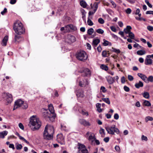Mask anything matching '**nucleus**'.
Listing matches in <instances>:
<instances>
[{
	"label": "nucleus",
	"instance_id": "obj_1",
	"mask_svg": "<svg viewBox=\"0 0 153 153\" xmlns=\"http://www.w3.org/2000/svg\"><path fill=\"white\" fill-rule=\"evenodd\" d=\"M42 111L43 116L47 120L52 122L54 121L56 115L52 104L48 105V110L43 109Z\"/></svg>",
	"mask_w": 153,
	"mask_h": 153
},
{
	"label": "nucleus",
	"instance_id": "obj_2",
	"mask_svg": "<svg viewBox=\"0 0 153 153\" xmlns=\"http://www.w3.org/2000/svg\"><path fill=\"white\" fill-rule=\"evenodd\" d=\"M13 29L15 33L18 35H21L25 32V29L23 25L19 21H16L14 23Z\"/></svg>",
	"mask_w": 153,
	"mask_h": 153
},
{
	"label": "nucleus",
	"instance_id": "obj_3",
	"mask_svg": "<svg viewBox=\"0 0 153 153\" xmlns=\"http://www.w3.org/2000/svg\"><path fill=\"white\" fill-rule=\"evenodd\" d=\"M30 124L34 126L33 129V131L38 130L41 126V123L39 119L34 116L31 117Z\"/></svg>",
	"mask_w": 153,
	"mask_h": 153
},
{
	"label": "nucleus",
	"instance_id": "obj_4",
	"mask_svg": "<svg viewBox=\"0 0 153 153\" xmlns=\"http://www.w3.org/2000/svg\"><path fill=\"white\" fill-rule=\"evenodd\" d=\"M76 56L77 59L82 61H84L88 58L86 53L83 51H81L77 52L76 54Z\"/></svg>",
	"mask_w": 153,
	"mask_h": 153
},
{
	"label": "nucleus",
	"instance_id": "obj_5",
	"mask_svg": "<svg viewBox=\"0 0 153 153\" xmlns=\"http://www.w3.org/2000/svg\"><path fill=\"white\" fill-rule=\"evenodd\" d=\"M105 128L108 133L109 134L114 135V132L118 134L120 133L119 130L115 127V126L114 125H113L111 126H107L105 127Z\"/></svg>",
	"mask_w": 153,
	"mask_h": 153
},
{
	"label": "nucleus",
	"instance_id": "obj_6",
	"mask_svg": "<svg viewBox=\"0 0 153 153\" xmlns=\"http://www.w3.org/2000/svg\"><path fill=\"white\" fill-rule=\"evenodd\" d=\"M86 137L88 140L92 144L96 139V137L94 134L91 132L88 131L86 134Z\"/></svg>",
	"mask_w": 153,
	"mask_h": 153
},
{
	"label": "nucleus",
	"instance_id": "obj_7",
	"mask_svg": "<svg viewBox=\"0 0 153 153\" xmlns=\"http://www.w3.org/2000/svg\"><path fill=\"white\" fill-rule=\"evenodd\" d=\"M78 152L79 153H88V151L84 145L78 143Z\"/></svg>",
	"mask_w": 153,
	"mask_h": 153
},
{
	"label": "nucleus",
	"instance_id": "obj_8",
	"mask_svg": "<svg viewBox=\"0 0 153 153\" xmlns=\"http://www.w3.org/2000/svg\"><path fill=\"white\" fill-rule=\"evenodd\" d=\"M4 97L8 103H10L12 101V96L8 93H4L3 95Z\"/></svg>",
	"mask_w": 153,
	"mask_h": 153
},
{
	"label": "nucleus",
	"instance_id": "obj_9",
	"mask_svg": "<svg viewBox=\"0 0 153 153\" xmlns=\"http://www.w3.org/2000/svg\"><path fill=\"white\" fill-rule=\"evenodd\" d=\"M81 73H83V76H88L91 75V72L89 69L87 68H82L80 70Z\"/></svg>",
	"mask_w": 153,
	"mask_h": 153
},
{
	"label": "nucleus",
	"instance_id": "obj_10",
	"mask_svg": "<svg viewBox=\"0 0 153 153\" xmlns=\"http://www.w3.org/2000/svg\"><path fill=\"white\" fill-rule=\"evenodd\" d=\"M44 130H46V131L49 134L53 136L54 133V129L53 126L47 125L45 126Z\"/></svg>",
	"mask_w": 153,
	"mask_h": 153
},
{
	"label": "nucleus",
	"instance_id": "obj_11",
	"mask_svg": "<svg viewBox=\"0 0 153 153\" xmlns=\"http://www.w3.org/2000/svg\"><path fill=\"white\" fill-rule=\"evenodd\" d=\"M57 140L58 143L61 145L64 144L65 143L64 138L62 134H58L57 136Z\"/></svg>",
	"mask_w": 153,
	"mask_h": 153
},
{
	"label": "nucleus",
	"instance_id": "obj_12",
	"mask_svg": "<svg viewBox=\"0 0 153 153\" xmlns=\"http://www.w3.org/2000/svg\"><path fill=\"white\" fill-rule=\"evenodd\" d=\"M76 41L75 37L71 35H69L67 36L66 41L68 43H71L74 42Z\"/></svg>",
	"mask_w": 153,
	"mask_h": 153
},
{
	"label": "nucleus",
	"instance_id": "obj_13",
	"mask_svg": "<svg viewBox=\"0 0 153 153\" xmlns=\"http://www.w3.org/2000/svg\"><path fill=\"white\" fill-rule=\"evenodd\" d=\"M23 101L21 100H18L15 102V105L13 110H15L20 107H21L22 104L23 103Z\"/></svg>",
	"mask_w": 153,
	"mask_h": 153
},
{
	"label": "nucleus",
	"instance_id": "obj_14",
	"mask_svg": "<svg viewBox=\"0 0 153 153\" xmlns=\"http://www.w3.org/2000/svg\"><path fill=\"white\" fill-rule=\"evenodd\" d=\"M80 123L85 126H89L91 125V123L88 121L84 119H81L79 120Z\"/></svg>",
	"mask_w": 153,
	"mask_h": 153
},
{
	"label": "nucleus",
	"instance_id": "obj_15",
	"mask_svg": "<svg viewBox=\"0 0 153 153\" xmlns=\"http://www.w3.org/2000/svg\"><path fill=\"white\" fill-rule=\"evenodd\" d=\"M46 131V130H44L43 135V138L47 140H50L52 139L53 138V136H51Z\"/></svg>",
	"mask_w": 153,
	"mask_h": 153
},
{
	"label": "nucleus",
	"instance_id": "obj_16",
	"mask_svg": "<svg viewBox=\"0 0 153 153\" xmlns=\"http://www.w3.org/2000/svg\"><path fill=\"white\" fill-rule=\"evenodd\" d=\"M76 95L77 97H83L84 96V91L82 89H79L77 91L76 93Z\"/></svg>",
	"mask_w": 153,
	"mask_h": 153
},
{
	"label": "nucleus",
	"instance_id": "obj_17",
	"mask_svg": "<svg viewBox=\"0 0 153 153\" xmlns=\"http://www.w3.org/2000/svg\"><path fill=\"white\" fill-rule=\"evenodd\" d=\"M152 60L150 58L147 57V56H146V58L145 60V64L146 65H150L152 64Z\"/></svg>",
	"mask_w": 153,
	"mask_h": 153
},
{
	"label": "nucleus",
	"instance_id": "obj_18",
	"mask_svg": "<svg viewBox=\"0 0 153 153\" xmlns=\"http://www.w3.org/2000/svg\"><path fill=\"white\" fill-rule=\"evenodd\" d=\"M8 36H5L4 39H3L2 43L1 45L3 46H5L7 45V42L8 40Z\"/></svg>",
	"mask_w": 153,
	"mask_h": 153
},
{
	"label": "nucleus",
	"instance_id": "obj_19",
	"mask_svg": "<svg viewBox=\"0 0 153 153\" xmlns=\"http://www.w3.org/2000/svg\"><path fill=\"white\" fill-rule=\"evenodd\" d=\"M132 28L130 26H127L126 28L124 29V32L126 34H128L130 32Z\"/></svg>",
	"mask_w": 153,
	"mask_h": 153
},
{
	"label": "nucleus",
	"instance_id": "obj_20",
	"mask_svg": "<svg viewBox=\"0 0 153 153\" xmlns=\"http://www.w3.org/2000/svg\"><path fill=\"white\" fill-rule=\"evenodd\" d=\"M15 134H16V135H17V136H18L19 137L20 140L24 141L27 144H29V142H28L23 137L21 136L19 134L18 132H16L15 133Z\"/></svg>",
	"mask_w": 153,
	"mask_h": 153
},
{
	"label": "nucleus",
	"instance_id": "obj_21",
	"mask_svg": "<svg viewBox=\"0 0 153 153\" xmlns=\"http://www.w3.org/2000/svg\"><path fill=\"white\" fill-rule=\"evenodd\" d=\"M8 134V131H3L0 132V138H4L5 136L7 135Z\"/></svg>",
	"mask_w": 153,
	"mask_h": 153
},
{
	"label": "nucleus",
	"instance_id": "obj_22",
	"mask_svg": "<svg viewBox=\"0 0 153 153\" xmlns=\"http://www.w3.org/2000/svg\"><path fill=\"white\" fill-rule=\"evenodd\" d=\"M100 40L99 39H94L93 41L92 45L94 47L99 43Z\"/></svg>",
	"mask_w": 153,
	"mask_h": 153
},
{
	"label": "nucleus",
	"instance_id": "obj_23",
	"mask_svg": "<svg viewBox=\"0 0 153 153\" xmlns=\"http://www.w3.org/2000/svg\"><path fill=\"white\" fill-rule=\"evenodd\" d=\"M98 3L97 2H95L94 3L93 6H92V4H91V7L92 9H94L95 11H96L98 7Z\"/></svg>",
	"mask_w": 153,
	"mask_h": 153
},
{
	"label": "nucleus",
	"instance_id": "obj_24",
	"mask_svg": "<svg viewBox=\"0 0 153 153\" xmlns=\"http://www.w3.org/2000/svg\"><path fill=\"white\" fill-rule=\"evenodd\" d=\"M114 77L113 78L110 76L108 77L107 81L109 84H111L114 82Z\"/></svg>",
	"mask_w": 153,
	"mask_h": 153
},
{
	"label": "nucleus",
	"instance_id": "obj_25",
	"mask_svg": "<svg viewBox=\"0 0 153 153\" xmlns=\"http://www.w3.org/2000/svg\"><path fill=\"white\" fill-rule=\"evenodd\" d=\"M143 86V84L141 81H139L138 83H136L135 85V86L137 88H139L140 87H142Z\"/></svg>",
	"mask_w": 153,
	"mask_h": 153
},
{
	"label": "nucleus",
	"instance_id": "obj_26",
	"mask_svg": "<svg viewBox=\"0 0 153 153\" xmlns=\"http://www.w3.org/2000/svg\"><path fill=\"white\" fill-rule=\"evenodd\" d=\"M101 106V105L100 103H97L96 104V107L97 108V111L99 113H100L102 111V109L100 108Z\"/></svg>",
	"mask_w": 153,
	"mask_h": 153
},
{
	"label": "nucleus",
	"instance_id": "obj_27",
	"mask_svg": "<svg viewBox=\"0 0 153 153\" xmlns=\"http://www.w3.org/2000/svg\"><path fill=\"white\" fill-rule=\"evenodd\" d=\"M143 96L145 98L148 99L149 98V93L147 92H144L142 94Z\"/></svg>",
	"mask_w": 153,
	"mask_h": 153
},
{
	"label": "nucleus",
	"instance_id": "obj_28",
	"mask_svg": "<svg viewBox=\"0 0 153 153\" xmlns=\"http://www.w3.org/2000/svg\"><path fill=\"white\" fill-rule=\"evenodd\" d=\"M80 4L84 8H86L87 6L86 2L84 1H82L80 2Z\"/></svg>",
	"mask_w": 153,
	"mask_h": 153
},
{
	"label": "nucleus",
	"instance_id": "obj_29",
	"mask_svg": "<svg viewBox=\"0 0 153 153\" xmlns=\"http://www.w3.org/2000/svg\"><path fill=\"white\" fill-rule=\"evenodd\" d=\"M146 52L145 51L140 50L138 51L137 52V53L138 55H142L145 54Z\"/></svg>",
	"mask_w": 153,
	"mask_h": 153
},
{
	"label": "nucleus",
	"instance_id": "obj_30",
	"mask_svg": "<svg viewBox=\"0 0 153 153\" xmlns=\"http://www.w3.org/2000/svg\"><path fill=\"white\" fill-rule=\"evenodd\" d=\"M20 38L21 37L20 36L15 35L14 38V42H19L20 41Z\"/></svg>",
	"mask_w": 153,
	"mask_h": 153
},
{
	"label": "nucleus",
	"instance_id": "obj_31",
	"mask_svg": "<svg viewBox=\"0 0 153 153\" xmlns=\"http://www.w3.org/2000/svg\"><path fill=\"white\" fill-rule=\"evenodd\" d=\"M143 105L147 106H151V104L150 102L147 100H145L143 102Z\"/></svg>",
	"mask_w": 153,
	"mask_h": 153
},
{
	"label": "nucleus",
	"instance_id": "obj_32",
	"mask_svg": "<svg viewBox=\"0 0 153 153\" xmlns=\"http://www.w3.org/2000/svg\"><path fill=\"white\" fill-rule=\"evenodd\" d=\"M94 32V30L92 28H91L88 29L87 30L88 34L89 35H91Z\"/></svg>",
	"mask_w": 153,
	"mask_h": 153
},
{
	"label": "nucleus",
	"instance_id": "obj_33",
	"mask_svg": "<svg viewBox=\"0 0 153 153\" xmlns=\"http://www.w3.org/2000/svg\"><path fill=\"white\" fill-rule=\"evenodd\" d=\"M80 113L83 115L87 116L89 115L88 112L85 110H82Z\"/></svg>",
	"mask_w": 153,
	"mask_h": 153
},
{
	"label": "nucleus",
	"instance_id": "obj_34",
	"mask_svg": "<svg viewBox=\"0 0 153 153\" xmlns=\"http://www.w3.org/2000/svg\"><path fill=\"white\" fill-rule=\"evenodd\" d=\"M21 107L23 109H26L28 107V105L26 102H23V103L22 104Z\"/></svg>",
	"mask_w": 153,
	"mask_h": 153
},
{
	"label": "nucleus",
	"instance_id": "obj_35",
	"mask_svg": "<svg viewBox=\"0 0 153 153\" xmlns=\"http://www.w3.org/2000/svg\"><path fill=\"white\" fill-rule=\"evenodd\" d=\"M100 133L102 137H104L105 135V133L104 132V130L103 128H101L100 130Z\"/></svg>",
	"mask_w": 153,
	"mask_h": 153
},
{
	"label": "nucleus",
	"instance_id": "obj_36",
	"mask_svg": "<svg viewBox=\"0 0 153 153\" xmlns=\"http://www.w3.org/2000/svg\"><path fill=\"white\" fill-rule=\"evenodd\" d=\"M102 100L108 104H110V102L108 98H102Z\"/></svg>",
	"mask_w": 153,
	"mask_h": 153
},
{
	"label": "nucleus",
	"instance_id": "obj_37",
	"mask_svg": "<svg viewBox=\"0 0 153 153\" xmlns=\"http://www.w3.org/2000/svg\"><path fill=\"white\" fill-rule=\"evenodd\" d=\"M128 34V37H129L131 39H134V34L132 32H131Z\"/></svg>",
	"mask_w": 153,
	"mask_h": 153
},
{
	"label": "nucleus",
	"instance_id": "obj_38",
	"mask_svg": "<svg viewBox=\"0 0 153 153\" xmlns=\"http://www.w3.org/2000/svg\"><path fill=\"white\" fill-rule=\"evenodd\" d=\"M111 51L113 52H115L117 54L119 53H120V51L119 49H117L113 48H112Z\"/></svg>",
	"mask_w": 153,
	"mask_h": 153
},
{
	"label": "nucleus",
	"instance_id": "obj_39",
	"mask_svg": "<svg viewBox=\"0 0 153 153\" xmlns=\"http://www.w3.org/2000/svg\"><path fill=\"white\" fill-rule=\"evenodd\" d=\"M147 82L148 83L149 82H153V76H149L147 78Z\"/></svg>",
	"mask_w": 153,
	"mask_h": 153
},
{
	"label": "nucleus",
	"instance_id": "obj_40",
	"mask_svg": "<svg viewBox=\"0 0 153 153\" xmlns=\"http://www.w3.org/2000/svg\"><path fill=\"white\" fill-rule=\"evenodd\" d=\"M147 77L144 74H143L142 76H141V79L146 83L147 82Z\"/></svg>",
	"mask_w": 153,
	"mask_h": 153
},
{
	"label": "nucleus",
	"instance_id": "obj_41",
	"mask_svg": "<svg viewBox=\"0 0 153 153\" xmlns=\"http://www.w3.org/2000/svg\"><path fill=\"white\" fill-rule=\"evenodd\" d=\"M100 68L104 70L105 71H107L108 70V67L104 65H102L100 66Z\"/></svg>",
	"mask_w": 153,
	"mask_h": 153
},
{
	"label": "nucleus",
	"instance_id": "obj_42",
	"mask_svg": "<svg viewBox=\"0 0 153 153\" xmlns=\"http://www.w3.org/2000/svg\"><path fill=\"white\" fill-rule=\"evenodd\" d=\"M69 25H68L65 27V31H64V32L66 33L70 31V30L69 29Z\"/></svg>",
	"mask_w": 153,
	"mask_h": 153
},
{
	"label": "nucleus",
	"instance_id": "obj_43",
	"mask_svg": "<svg viewBox=\"0 0 153 153\" xmlns=\"http://www.w3.org/2000/svg\"><path fill=\"white\" fill-rule=\"evenodd\" d=\"M96 31L97 33L100 34H102L104 32L103 30L100 28L97 30Z\"/></svg>",
	"mask_w": 153,
	"mask_h": 153
},
{
	"label": "nucleus",
	"instance_id": "obj_44",
	"mask_svg": "<svg viewBox=\"0 0 153 153\" xmlns=\"http://www.w3.org/2000/svg\"><path fill=\"white\" fill-rule=\"evenodd\" d=\"M87 22L88 25L89 26H92L93 25L92 22L89 18H88Z\"/></svg>",
	"mask_w": 153,
	"mask_h": 153
},
{
	"label": "nucleus",
	"instance_id": "obj_45",
	"mask_svg": "<svg viewBox=\"0 0 153 153\" xmlns=\"http://www.w3.org/2000/svg\"><path fill=\"white\" fill-rule=\"evenodd\" d=\"M153 120V118L150 116H147L145 118L146 121L147 122L148 121H152Z\"/></svg>",
	"mask_w": 153,
	"mask_h": 153
},
{
	"label": "nucleus",
	"instance_id": "obj_46",
	"mask_svg": "<svg viewBox=\"0 0 153 153\" xmlns=\"http://www.w3.org/2000/svg\"><path fill=\"white\" fill-rule=\"evenodd\" d=\"M69 26L70 27L69 29H70V30H76V27H75L74 26L72 25H69Z\"/></svg>",
	"mask_w": 153,
	"mask_h": 153
},
{
	"label": "nucleus",
	"instance_id": "obj_47",
	"mask_svg": "<svg viewBox=\"0 0 153 153\" xmlns=\"http://www.w3.org/2000/svg\"><path fill=\"white\" fill-rule=\"evenodd\" d=\"M98 22L101 24H103L104 23V20L102 18H99L98 19Z\"/></svg>",
	"mask_w": 153,
	"mask_h": 153
},
{
	"label": "nucleus",
	"instance_id": "obj_48",
	"mask_svg": "<svg viewBox=\"0 0 153 153\" xmlns=\"http://www.w3.org/2000/svg\"><path fill=\"white\" fill-rule=\"evenodd\" d=\"M22 146L21 144H18L16 146V149L18 150H20L22 148Z\"/></svg>",
	"mask_w": 153,
	"mask_h": 153
},
{
	"label": "nucleus",
	"instance_id": "obj_49",
	"mask_svg": "<svg viewBox=\"0 0 153 153\" xmlns=\"http://www.w3.org/2000/svg\"><path fill=\"white\" fill-rule=\"evenodd\" d=\"M141 140H145L147 141L148 140V138L147 137L144 135H142L141 137Z\"/></svg>",
	"mask_w": 153,
	"mask_h": 153
},
{
	"label": "nucleus",
	"instance_id": "obj_50",
	"mask_svg": "<svg viewBox=\"0 0 153 153\" xmlns=\"http://www.w3.org/2000/svg\"><path fill=\"white\" fill-rule=\"evenodd\" d=\"M102 55L103 57H106L107 56V52L106 51H103L102 53Z\"/></svg>",
	"mask_w": 153,
	"mask_h": 153
},
{
	"label": "nucleus",
	"instance_id": "obj_51",
	"mask_svg": "<svg viewBox=\"0 0 153 153\" xmlns=\"http://www.w3.org/2000/svg\"><path fill=\"white\" fill-rule=\"evenodd\" d=\"M145 2L146 3L148 6L150 8L152 7V5L147 0H145Z\"/></svg>",
	"mask_w": 153,
	"mask_h": 153
},
{
	"label": "nucleus",
	"instance_id": "obj_52",
	"mask_svg": "<svg viewBox=\"0 0 153 153\" xmlns=\"http://www.w3.org/2000/svg\"><path fill=\"white\" fill-rule=\"evenodd\" d=\"M128 78L129 80L130 81H132L134 79L133 77L131 75H128Z\"/></svg>",
	"mask_w": 153,
	"mask_h": 153
},
{
	"label": "nucleus",
	"instance_id": "obj_53",
	"mask_svg": "<svg viewBox=\"0 0 153 153\" xmlns=\"http://www.w3.org/2000/svg\"><path fill=\"white\" fill-rule=\"evenodd\" d=\"M123 88L124 90L126 92H128L130 90L129 88L126 86H124Z\"/></svg>",
	"mask_w": 153,
	"mask_h": 153
},
{
	"label": "nucleus",
	"instance_id": "obj_54",
	"mask_svg": "<svg viewBox=\"0 0 153 153\" xmlns=\"http://www.w3.org/2000/svg\"><path fill=\"white\" fill-rule=\"evenodd\" d=\"M110 28L111 30L113 31L114 32H116L117 31L116 29L113 26H111Z\"/></svg>",
	"mask_w": 153,
	"mask_h": 153
},
{
	"label": "nucleus",
	"instance_id": "obj_55",
	"mask_svg": "<svg viewBox=\"0 0 153 153\" xmlns=\"http://www.w3.org/2000/svg\"><path fill=\"white\" fill-rule=\"evenodd\" d=\"M115 149L117 152H120V149L119 146H116L115 147Z\"/></svg>",
	"mask_w": 153,
	"mask_h": 153
},
{
	"label": "nucleus",
	"instance_id": "obj_56",
	"mask_svg": "<svg viewBox=\"0 0 153 153\" xmlns=\"http://www.w3.org/2000/svg\"><path fill=\"white\" fill-rule=\"evenodd\" d=\"M19 127L22 130H23L24 129V127L22 123H20L19 124Z\"/></svg>",
	"mask_w": 153,
	"mask_h": 153
},
{
	"label": "nucleus",
	"instance_id": "obj_57",
	"mask_svg": "<svg viewBox=\"0 0 153 153\" xmlns=\"http://www.w3.org/2000/svg\"><path fill=\"white\" fill-rule=\"evenodd\" d=\"M121 82L122 83L124 84L126 80L124 76H123L121 78Z\"/></svg>",
	"mask_w": 153,
	"mask_h": 153
},
{
	"label": "nucleus",
	"instance_id": "obj_58",
	"mask_svg": "<svg viewBox=\"0 0 153 153\" xmlns=\"http://www.w3.org/2000/svg\"><path fill=\"white\" fill-rule=\"evenodd\" d=\"M147 29L149 31H152L153 30V27L150 26L147 27Z\"/></svg>",
	"mask_w": 153,
	"mask_h": 153
},
{
	"label": "nucleus",
	"instance_id": "obj_59",
	"mask_svg": "<svg viewBox=\"0 0 153 153\" xmlns=\"http://www.w3.org/2000/svg\"><path fill=\"white\" fill-rule=\"evenodd\" d=\"M108 43L109 42L108 41L105 40V39H104V42L103 44L104 46H105L108 45Z\"/></svg>",
	"mask_w": 153,
	"mask_h": 153
},
{
	"label": "nucleus",
	"instance_id": "obj_60",
	"mask_svg": "<svg viewBox=\"0 0 153 153\" xmlns=\"http://www.w3.org/2000/svg\"><path fill=\"white\" fill-rule=\"evenodd\" d=\"M114 118L115 120H118L119 118V116L118 114L117 113L115 114L114 115Z\"/></svg>",
	"mask_w": 153,
	"mask_h": 153
},
{
	"label": "nucleus",
	"instance_id": "obj_61",
	"mask_svg": "<svg viewBox=\"0 0 153 153\" xmlns=\"http://www.w3.org/2000/svg\"><path fill=\"white\" fill-rule=\"evenodd\" d=\"M7 12V8H4V10H3V11H1V14L2 15H4L5 14V13Z\"/></svg>",
	"mask_w": 153,
	"mask_h": 153
},
{
	"label": "nucleus",
	"instance_id": "obj_62",
	"mask_svg": "<svg viewBox=\"0 0 153 153\" xmlns=\"http://www.w3.org/2000/svg\"><path fill=\"white\" fill-rule=\"evenodd\" d=\"M131 10L129 8H127L126 10V12L127 14H130L131 13Z\"/></svg>",
	"mask_w": 153,
	"mask_h": 153
},
{
	"label": "nucleus",
	"instance_id": "obj_63",
	"mask_svg": "<svg viewBox=\"0 0 153 153\" xmlns=\"http://www.w3.org/2000/svg\"><path fill=\"white\" fill-rule=\"evenodd\" d=\"M100 90H101L102 92H103V93L105 92L106 91L105 88L103 86L101 87Z\"/></svg>",
	"mask_w": 153,
	"mask_h": 153
},
{
	"label": "nucleus",
	"instance_id": "obj_64",
	"mask_svg": "<svg viewBox=\"0 0 153 153\" xmlns=\"http://www.w3.org/2000/svg\"><path fill=\"white\" fill-rule=\"evenodd\" d=\"M146 14H152L153 15V11H148L146 13Z\"/></svg>",
	"mask_w": 153,
	"mask_h": 153
}]
</instances>
